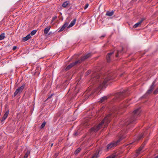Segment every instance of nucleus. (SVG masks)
<instances>
[{
  "label": "nucleus",
  "mask_w": 158,
  "mask_h": 158,
  "mask_svg": "<svg viewBox=\"0 0 158 158\" xmlns=\"http://www.w3.org/2000/svg\"><path fill=\"white\" fill-rule=\"evenodd\" d=\"M116 76L114 73L109 72L105 73H95L92 76L91 81L93 83H97L99 89H101L105 88L107 85L113 80Z\"/></svg>",
  "instance_id": "1"
},
{
  "label": "nucleus",
  "mask_w": 158,
  "mask_h": 158,
  "mask_svg": "<svg viewBox=\"0 0 158 158\" xmlns=\"http://www.w3.org/2000/svg\"><path fill=\"white\" fill-rule=\"evenodd\" d=\"M118 108L116 107H113L112 112L108 114L99 125L91 128L90 130L91 132H97L102 127L104 124L105 127H107V124L110 122L112 118L114 117L118 114Z\"/></svg>",
  "instance_id": "2"
},
{
  "label": "nucleus",
  "mask_w": 158,
  "mask_h": 158,
  "mask_svg": "<svg viewBox=\"0 0 158 158\" xmlns=\"http://www.w3.org/2000/svg\"><path fill=\"white\" fill-rule=\"evenodd\" d=\"M91 55L92 54L91 53H88L83 56H82L80 59L75 61L74 62H73L71 63L69 65L67 66L66 67L65 70L66 71L68 70L76 64L81 63L82 61H84L85 59L90 57Z\"/></svg>",
  "instance_id": "3"
},
{
  "label": "nucleus",
  "mask_w": 158,
  "mask_h": 158,
  "mask_svg": "<svg viewBox=\"0 0 158 158\" xmlns=\"http://www.w3.org/2000/svg\"><path fill=\"white\" fill-rule=\"evenodd\" d=\"M141 110L140 108L135 110L132 113L130 118H129V125L131 123L134 124L137 118L140 115Z\"/></svg>",
  "instance_id": "4"
},
{
  "label": "nucleus",
  "mask_w": 158,
  "mask_h": 158,
  "mask_svg": "<svg viewBox=\"0 0 158 158\" xmlns=\"http://www.w3.org/2000/svg\"><path fill=\"white\" fill-rule=\"evenodd\" d=\"M125 137V135H119L118 140L116 141H113L107 145L106 147V151H108L119 144L120 141Z\"/></svg>",
  "instance_id": "5"
},
{
  "label": "nucleus",
  "mask_w": 158,
  "mask_h": 158,
  "mask_svg": "<svg viewBox=\"0 0 158 158\" xmlns=\"http://www.w3.org/2000/svg\"><path fill=\"white\" fill-rule=\"evenodd\" d=\"M156 80H155L152 83V85L150 86L149 89L148 90L144 96L146 97L151 93L152 90L156 86L155 85V83L156 82Z\"/></svg>",
  "instance_id": "6"
},
{
  "label": "nucleus",
  "mask_w": 158,
  "mask_h": 158,
  "mask_svg": "<svg viewBox=\"0 0 158 158\" xmlns=\"http://www.w3.org/2000/svg\"><path fill=\"white\" fill-rule=\"evenodd\" d=\"M127 91L124 90V92H119L117 93L115 96L116 99L120 100L125 97L126 93Z\"/></svg>",
  "instance_id": "7"
},
{
  "label": "nucleus",
  "mask_w": 158,
  "mask_h": 158,
  "mask_svg": "<svg viewBox=\"0 0 158 158\" xmlns=\"http://www.w3.org/2000/svg\"><path fill=\"white\" fill-rule=\"evenodd\" d=\"M24 88V85H23L20 87L18 88L15 91L14 94V96L15 97L16 95L19 94H20L23 91Z\"/></svg>",
  "instance_id": "8"
},
{
  "label": "nucleus",
  "mask_w": 158,
  "mask_h": 158,
  "mask_svg": "<svg viewBox=\"0 0 158 158\" xmlns=\"http://www.w3.org/2000/svg\"><path fill=\"white\" fill-rule=\"evenodd\" d=\"M69 18H67V19L66 20V22L63 25L62 27H61L60 28L58 32H60L62 31H63L64 28L68 26L69 23Z\"/></svg>",
  "instance_id": "9"
},
{
  "label": "nucleus",
  "mask_w": 158,
  "mask_h": 158,
  "mask_svg": "<svg viewBox=\"0 0 158 158\" xmlns=\"http://www.w3.org/2000/svg\"><path fill=\"white\" fill-rule=\"evenodd\" d=\"M145 144V143H143L141 146L137 150L136 154L137 156H138L139 154L143 152L142 150L143 148L144 147Z\"/></svg>",
  "instance_id": "10"
},
{
  "label": "nucleus",
  "mask_w": 158,
  "mask_h": 158,
  "mask_svg": "<svg viewBox=\"0 0 158 158\" xmlns=\"http://www.w3.org/2000/svg\"><path fill=\"white\" fill-rule=\"evenodd\" d=\"M114 53V52H112L108 53L106 57L107 61L108 63H109L110 61V56Z\"/></svg>",
  "instance_id": "11"
},
{
  "label": "nucleus",
  "mask_w": 158,
  "mask_h": 158,
  "mask_svg": "<svg viewBox=\"0 0 158 158\" xmlns=\"http://www.w3.org/2000/svg\"><path fill=\"white\" fill-rule=\"evenodd\" d=\"M143 19H141L140 21L139 22L137 23H135L133 26L134 28H136L137 27L140 26L141 24L142 23V22L143 20Z\"/></svg>",
  "instance_id": "12"
},
{
  "label": "nucleus",
  "mask_w": 158,
  "mask_h": 158,
  "mask_svg": "<svg viewBox=\"0 0 158 158\" xmlns=\"http://www.w3.org/2000/svg\"><path fill=\"white\" fill-rule=\"evenodd\" d=\"M108 98L106 96H104L102 97L101 98L100 100L99 101V102L100 103H102L106 102L107 99Z\"/></svg>",
  "instance_id": "13"
},
{
  "label": "nucleus",
  "mask_w": 158,
  "mask_h": 158,
  "mask_svg": "<svg viewBox=\"0 0 158 158\" xmlns=\"http://www.w3.org/2000/svg\"><path fill=\"white\" fill-rule=\"evenodd\" d=\"M8 114H9V111H7L6 112V113H5L4 116L3 117L2 120H1L2 122L4 121L6 119V118H7Z\"/></svg>",
  "instance_id": "14"
},
{
  "label": "nucleus",
  "mask_w": 158,
  "mask_h": 158,
  "mask_svg": "<svg viewBox=\"0 0 158 158\" xmlns=\"http://www.w3.org/2000/svg\"><path fill=\"white\" fill-rule=\"evenodd\" d=\"M76 19H74L70 23L69 25L68 26L67 28H69L70 27H71L73 26L75 24V22H76Z\"/></svg>",
  "instance_id": "15"
},
{
  "label": "nucleus",
  "mask_w": 158,
  "mask_h": 158,
  "mask_svg": "<svg viewBox=\"0 0 158 158\" xmlns=\"http://www.w3.org/2000/svg\"><path fill=\"white\" fill-rule=\"evenodd\" d=\"M31 38L30 34H29L27 35L26 37H23V42L26 41L27 40Z\"/></svg>",
  "instance_id": "16"
},
{
  "label": "nucleus",
  "mask_w": 158,
  "mask_h": 158,
  "mask_svg": "<svg viewBox=\"0 0 158 158\" xmlns=\"http://www.w3.org/2000/svg\"><path fill=\"white\" fill-rule=\"evenodd\" d=\"M50 28H51L50 26H48V27L45 28V29L44 30V34H47L48 33V32L49 30L50 29Z\"/></svg>",
  "instance_id": "17"
},
{
  "label": "nucleus",
  "mask_w": 158,
  "mask_h": 158,
  "mask_svg": "<svg viewBox=\"0 0 158 158\" xmlns=\"http://www.w3.org/2000/svg\"><path fill=\"white\" fill-rule=\"evenodd\" d=\"M114 14V12L113 11L110 12L108 11L106 13V15L107 16H112Z\"/></svg>",
  "instance_id": "18"
},
{
  "label": "nucleus",
  "mask_w": 158,
  "mask_h": 158,
  "mask_svg": "<svg viewBox=\"0 0 158 158\" xmlns=\"http://www.w3.org/2000/svg\"><path fill=\"white\" fill-rule=\"evenodd\" d=\"M69 1H65L63 4L62 5V6L64 8H65L66 7V6L69 4Z\"/></svg>",
  "instance_id": "19"
},
{
  "label": "nucleus",
  "mask_w": 158,
  "mask_h": 158,
  "mask_svg": "<svg viewBox=\"0 0 158 158\" xmlns=\"http://www.w3.org/2000/svg\"><path fill=\"white\" fill-rule=\"evenodd\" d=\"M123 48H122V50L121 51H119L118 50L117 51V53L116 54V57H118V54H122V51H123Z\"/></svg>",
  "instance_id": "20"
},
{
  "label": "nucleus",
  "mask_w": 158,
  "mask_h": 158,
  "mask_svg": "<svg viewBox=\"0 0 158 158\" xmlns=\"http://www.w3.org/2000/svg\"><path fill=\"white\" fill-rule=\"evenodd\" d=\"M128 106V101L126 102H124L123 105H122L121 106H123L124 107H126Z\"/></svg>",
  "instance_id": "21"
},
{
  "label": "nucleus",
  "mask_w": 158,
  "mask_h": 158,
  "mask_svg": "<svg viewBox=\"0 0 158 158\" xmlns=\"http://www.w3.org/2000/svg\"><path fill=\"white\" fill-rule=\"evenodd\" d=\"M81 149L79 148H78L77 150H76L74 152V154H77L81 151Z\"/></svg>",
  "instance_id": "22"
},
{
  "label": "nucleus",
  "mask_w": 158,
  "mask_h": 158,
  "mask_svg": "<svg viewBox=\"0 0 158 158\" xmlns=\"http://www.w3.org/2000/svg\"><path fill=\"white\" fill-rule=\"evenodd\" d=\"M30 153V152L29 151H27L25 153L24 158H27Z\"/></svg>",
  "instance_id": "23"
},
{
  "label": "nucleus",
  "mask_w": 158,
  "mask_h": 158,
  "mask_svg": "<svg viewBox=\"0 0 158 158\" xmlns=\"http://www.w3.org/2000/svg\"><path fill=\"white\" fill-rule=\"evenodd\" d=\"M5 34L2 33L0 35V40L3 39L5 38Z\"/></svg>",
  "instance_id": "24"
},
{
  "label": "nucleus",
  "mask_w": 158,
  "mask_h": 158,
  "mask_svg": "<svg viewBox=\"0 0 158 158\" xmlns=\"http://www.w3.org/2000/svg\"><path fill=\"white\" fill-rule=\"evenodd\" d=\"M99 157L98 153H95L91 158H98Z\"/></svg>",
  "instance_id": "25"
},
{
  "label": "nucleus",
  "mask_w": 158,
  "mask_h": 158,
  "mask_svg": "<svg viewBox=\"0 0 158 158\" xmlns=\"http://www.w3.org/2000/svg\"><path fill=\"white\" fill-rule=\"evenodd\" d=\"M87 95H86V97L85 98V99H87L88 98H89L91 95V93H85Z\"/></svg>",
  "instance_id": "26"
},
{
  "label": "nucleus",
  "mask_w": 158,
  "mask_h": 158,
  "mask_svg": "<svg viewBox=\"0 0 158 158\" xmlns=\"http://www.w3.org/2000/svg\"><path fill=\"white\" fill-rule=\"evenodd\" d=\"M106 158H117V157L115 155H113L109 156Z\"/></svg>",
  "instance_id": "27"
},
{
  "label": "nucleus",
  "mask_w": 158,
  "mask_h": 158,
  "mask_svg": "<svg viewBox=\"0 0 158 158\" xmlns=\"http://www.w3.org/2000/svg\"><path fill=\"white\" fill-rule=\"evenodd\" d=\"M37 32L36 30H34L32 31L31 33L30 34L31 35H34Z\"/></svg>",
  "instance_id": "28"
},
{
  "label": "nucleus",
  "mask_w": 158,
  "mask_h": 158,
  "mask_svg": "<svg viewBox=\"0 0 158 158\" xmlns=\"http://www.w3.org/2000/svg\"><path fill=\"white\" fill-rule=\"evenodd\" d=\"M45 124H46V123L45 122H44L42 123V125H41V126L40 127V129H42V128H43L45 127Z\"/></svg>",
  "instance_id": "29"
},
{
  "label": "nucleus",
  "mask_w": 158,
  "mask_h": 158,
  "mask_svg": "<svg viewBox=\"0 0 158 158\" xmlns=\"http://www.w3.org/2000/svg\"><path fill=\"white\" fill-rule=\"evenodd\" d=\"M143 134H140L139 137V139H141L143 137Z\"/></svg>",
  "instance_id": "30"
},
{
  "label": "nucleus",
  "mask_w": 158,
  "mask_h": 158,
  "mask_svg": "<svg viewBox=\"0 0 158 158\" xmlns=\"http://www.w3.org/2000/svg\"><path fill=\"white\" fill-rule=\"evenodd\" d=\"M91 72V70H88V71L85 73L86 75H88Z\"/></svg>",
  "instance_id": "31"
},
{
  "label": "nucleus",
  "mask_w": 158,
  "mask_h": 158,
  "mask_svg": "<svg viewBox=\"0 0 158 158\" xmlns=\"http://www.w3.org/2000/svg\"><path fill=\"white\" fill-rule=\"evenodd\" d=\"M79 134V133L78 132H76L73 134V135L74 136H77Z\"/></svg>",
  "instance_id": "32"
},
{
  "label": "nucleus",
  "mask_w": 158,
  "mask_h": 158,
  "mask_svg": "<svg viewBox=\"0 0 158 158\" xmlns=\"http://www.w3.org/2000/svg\"><path fill=\"white\" fill-rule=\"evenodd\" d=\"M89 6V4H87L85 5V7H84V9H86L88 6Z\"/></svg>",
  "instance_id": "33"
},
{
  "label": "nucleus",
  "mask_w": 158,
  "mask_h": 158,
  "mask_svg": "<svg viewBox=\"0 0 158 158\" xmlns=\"http://www.w3.org/2000/svg\"><path fill=\"white\" fill-rule=\"evenodd\" d=\"M53 94H51L50 95L48 96V98H47V99L50 98H52V96L53 95Z\"/></svg>",
  "instance_id": "34"
},
{
  "label": "nucleus",
  "mask_w": 158,
  "mask_h": 158,
  "mask_svg": "<svg viewBox=\"0 0 158 158\" xmlns=\"http://www.w3.org/2000/svg\"><path fill=\"white\" fill-rule=\"evenodd\" d=\"M16 48H17V47L16 46H14L13 47V50H15V49H16Z\"/></svg>",
  "instance_id": "35"
},
{
  "label": "nucleus",
  "mask_w": 158,
  "mask_h": 158,
  "mask_svg": "<svg viewBox=\"0 0 158 158\" xmlns=\"http://www.w3.org/2000/svg\"><path fill=\"white\" fill-rule=\"evenodd\" d=\"M55 18L53 17L52 18V21H52V22H53L54 21V20H55Z\"/></svg>",
  "instance_id": "36"
},
{
  "label": "nucleus",
  "mask_w": 158,
  "mask_h": 158,
  "mask_svg": "<svg viewBox=\"0 0 158 158\" xmlns=\"http://www.w3.org/2000/svg\"><path fill=\"white\" fill-rule=\"evenodd\" d=\"M105 36V35H103L101 36L100 38L101 39H102L103 37Z\"/></svg>",
  "instance_id": "37"
},
{
  "label": "nucleus",
  "mask_w": 158,
  "mask_h": 158,
  "mask_svg": "<svg viewBox=\"0 0 158 158\" xmlns=\"http://www.w3.org/2000/svg\"><path fill=\"white\" fill-rule=\"evenodd\" d=\"M56 115H57V116H59L58 114H57ZM55 120H57V118L56 116L55 117Z\"/></svg>",
  "instance_id": "38"
},
{
  "label": "nucleus",
  "mask_w": 158,
  "mask_h": 158,
  "mask_svg": "<svg viewBox=\"0 0 158 158\" xmlns=\"http://www.w3.org/2000/svg\"><path fill=\"white\" fill-rule=\"evenodd\" d=\"M53 143H51V145H50V146H51V147H52V146H53Z\"/></svg>",
  "instance_id": "39"
},
{
  "label": "nucleus",
  "mask_w": 158,
  "mask_h": 158,
  "mask_svg": "<svg viewBox=\"0 0 158 158\" xmlns=\"http://www.w3.org/2000/svg\"><path fill=\"white\" fill-rule=\"evenodd\" d=\"M155 158H158V156L156 157Z\"/></svg>",
  "instance_id": "40"
},
{
  "label": "nucleus",
  "mask_w": 158,
  "mask_h": 158,
  "mask_svg": "<svg viewBox=\"0 0 158 158\" xmlns=\"http://www.w3.org/2000/svg\"><path fill=\"white\" fill-rule=\"evenodd\" d=\"M122 74H121V75H120V77H121V76H122Z\"/></svg>",
  "instance_id": "41"
},
{
  "label": "nucleus",
  "mask_w": 158,
  "mask_h": 158,
  "mask_svg": "<svg viewBox=\"0 0 158 158\" xmlns=\"http://www.w3.org/2000/svg\"><path fill=\"white\" fill-rule=\"evenodd\" d=\"M131 144V143H129V145L130 144Z\"/></svg>",
  "instance_id": "42"
}]
</instances>
